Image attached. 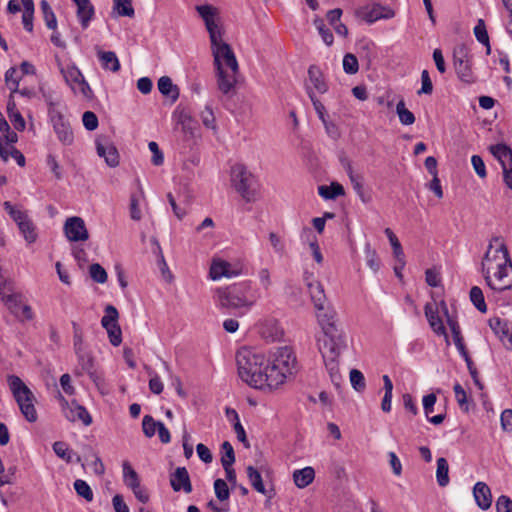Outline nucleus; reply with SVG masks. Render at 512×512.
<instances>
[{
    "mask_svg": "<svg viewBox=\"0 0 512 512\" xmlns=\"http://www.w3.org/2000/svg\"><path fill=\"white\" fill-rule=\"evenodd\" d=\"M323 336L318 338V348L331 382L340 387L342 376L339 369V358L347 349V335L336 323V311L332 305L315 310Z\"/></svg>",
    "mask_w": 512,
    "mask_h": 512,
    "instance_id": "nucleus-1",
    "label": "nucleus"
},
{
    "mask_svg": "<svg viewBox=\"0 0 512 512\" xmlns=\"http://www.w3.org/2000/svg\"><path fill=\"white\" fill-rule=\"evenodd\" d=\"M239 377L249 386L266 390L269 389V374L266 368V358L262 353L249 348H241L236 354Z\"/></svg>",
    "mask_w": 512,
    "mask_h": 512,
    "instance_id": "nucleus-2",
    "label": "nucleus"
},
{
    "mask_svg": "<svg viewBox=\"0 0 512 512\" xmlns=\"http://www.w3.org/2000/svg\"><path fill=\"white\" fill-rule=\"evenodd\" d=\"M269 378V390L276 389L296 372L297 360L291 347H277L266 359Z\"/></svg>",
    "mask_w": 512,
    "mask_h": 512,
    "instance_id": "nucleus-3",
    "label": "nucleus"
},
{
    "mask_svg": "<svg viewBox=\"0 0 512 512\" xmlns=\"http://www.w3.org/2000/svg\"><path fill=\"white\" fill-rule=\"evenodd\" d=\"M258 295L253 290H217L214 296L218 305L227 310L248 311L257 301Z\"/></svg>",
    "mask_w": 512,
    "mask_h": 512,
    "instance_id": "nucleus-4",
    "label": "nucleus"
},
{
    "mask_svg": "<svg viewBox=\"0 0 512 512\" xmlns=\"http://www.w3.org/2000/svg\"><path fill=\"white\" fill-rule=\"evenodd\" d=\"M231 182L232 186L246 202H254L257 200V179L245 166L236 164L232 167Z\"/></svg>",
    "mask_w": 512,
    "mask_h": 512,
    "instance_id": "nucleus-5",
    "label": "nucleus"
},
{
    "mask_svg": "<svg viewBox=\"0 0 512 512\" xmlns=\"http://www.w3.org/2000/svg\"><path fill=\"white\" fill-rule=\"evenodd\" d=\"M0 298L18 320L30 321L34 318L32 309L24 300L22 293L15 290H0Z\"/></svg>",
    "mask_w": 512,
    "mask_h": 512,
    "instance_id": "nucleus-6",
    "label": "nucleus"
},
{
    "mask_svg": "<svg viewBox=\"0 0 512 512\" xmlns=\"http://www.w3.org/2000/svg\"><path fill=\"white\" fill-rule=\"evenodd\" d=\"M48 104V116L58 140L65 146L72 145L74 142V133L69 121L61 111L55 108L53 102L50 101Z\"/></svg>",
    "mask_w": 512,
    "mask_h": 512,
    "instance_id": "nucleus-7",
    "label": "nucleus"
},
{
    "mask_svg": "<svg viewBox=\"0 0 512 512\" xmlns=\"http://www.w3.org/2000/svg\"><path fill=\"white\" fill-rule=\"evenodd\" d=\"M511 261L507 246L503 239L495 236L490 240L488 249L482 260V269L497 268L498 264H506Z\"/></svg>",
    "mask_w": 512,
    "mask_h": 512,
    "instance_id": "nucleus-8",
    "label": "nucleus"
},
{
    "mask_svg": "<svg viewBox=\"0 0 512 512\" xmlns=\"http://www.w3.org/2000/svg\"><path fill=\"white\" fill-rule=\"evenodd\" d=\"M497 268L482 269L489 288H512V261L498 264Z\"/></svg>",
    "mask_w": 512,
    "mask_h": 512,
    "instance_id": "nucleus-9",
    "label": "nucleus"
},
{
    "mask_svg": "<svg viewBox=\"0 0 512 512\" xmlns=\"http://www.w3.org/2000/svg\"><path fill=\"white\" fill-rule=\"evenodd\" d=\"M196 11L205 23L211 45H216L217 41L219 42L222 39L218 9L212 5L204 4L196 6Z\"/></svg>",
    "mask_w": 512,
    "mask_h": 512,
    "instance_id": "nucleus-10",
    "label": "nucleus"
},
{
    "mask_svg": "<svg viewBox=\"0 0 512 512\" xmlns=\"http://www.w3.org/2000/svg\"><path fill=\"white\" fill-rule=\"evenodd\" d=\"M453 60L459 79L465 83H473L475 80L471 69V55L465 44H459L454 48Z\"/></svg>",
    "mask_w": 512,
    "mask_h": 512,
    "instance_id": "nucleus-11",
    "label": "nucleus"
},
{
    "mask_svg": "<svg viewBox=\"0 0 512 512\" xmlns=\"http://www.w3.org/2000/svg\"><path fill=\"white\" fill-rule=\"evenodd\" d=\"M212 54L214 57V65L216 70L225 69L238 72L239 66L237 59L230 45L223 41H217L216 45H211Z\"/></svg>",
    "mask_w": 512,
    "mask_h": 512,
    "instance_id": "nucleus-12",
    "label": "nucleus"
},
{
    "mask_svg": "<svg viewBox=\"0 0 512 512\" xmlns=\"http://www.w3.org/2000/svg\"><path fill=\"white\" fill-rule=\"evenodd\" d=\"M491 154L500 162L503 170V181L512 190V149L506 144L489 147Z\"/></svg>",
    "mask_w": 512,
    "mask_h": 512,
    "instance_id": "nucleus-13",
    "label": "nucleus"
},
{
    "mask_svg": "<svg viewBox=\"0 0 512 512\" xmlns=\"http://www.w3.org/2000/svg\"><path fill=\"white\" fill-rule=\"evenodd\" d=\"M63 231L70 242H82L89 238V232L81 217L73 216L66 219Z\"/></svg>",
    "mask_w": 512,
    "mask_h": 512,
    "instance_id": "nucleus-14",
    "label": "nucleus"
},
{
    "mask_svg": "<svg viewBox=\"0 0 512 512\" xmlns=\"http://www.w3.org/2000/svg\"><path fill=\"white\" fill-rule=\"evenodd\" d=\"M7 383L19 408H21V405L34 402L35 397L33 392L21 380L20 377L16 375H9L7 377Z\"/></svg>",
    "mask_w": 512,
    "mask_h": 512,
    "instance_id": "nucleus-15",
    "label": "nucleus"
},
{
    "mask_svg": "<svg viewBox=\"0 0 512 512\" xmlns=\"http://www.w3.org/2000/svg\"><path fill=\"white\" fill-rule=\"evenodd\" d=\"M61 73L65 82L74 90L82 93L85 97H89L92 93L89 84L84 79L81 71L75 66H67L61 69Z\"/></svg>",
    "mask_w": 512,
    "mask_h": 512,
    "instance_id": "nucleus-16",
    "label": "nucleus"
},
{
    "mask_svg": "<svg viewBox=\"0 0 512 512\" xmlns=\"http://www.w3.org/2000/svg\"><path fill=\"white\" fill-rule=\"evenodd\" d=\"M96 150L100 157L110 167H116L119 164V154L114 145H112L107 137L99 136L96 139Z\"/></svg>",
    "mask_w": 512,
    "mask_h": 512,
    "instance_id": "nucleus-17",
    "label": "nucleus"
},
{
    "mask_svg": "<svg viewBox=\"0 0 512 512\" xmlns=\"http://www.w3.org/2000/svg\"><path fill=\"white\" fill-rule=\"evenodd\" d=\"M170 485L175 492L184 491L185 493L192 492V484L190 476L185 467H178L170 475Z\"/></svg>",
    "mask_w": 512,
    "mask_h": 512,
    "instance_id": "nucleus-18",
    "label": "nucleus"
},
{
    "mask_svg": "<svg viewBox=\"0 0 512 512\" xmlns=\"http://www.w3.org/2000/svg\"><path fill=\"white\" fill-rule=\"evenodd\" d=\"M473 496L476 504L482 510H487L492 504V494L489 486L485 482H477L473 488Z\"/></svg>",
    "mask_w": 512,
    "mask_h": 512,
    "instance_id": "nucleus-19",
    "label": "nucleus"
},
{
    "mask_svg": "<svg viewBox=\"0 0 512 512\" xmlns=\"http://www.w3.org/2000/svg\"><path fill=\"white\" fill-rule=\"evenodd\" d=\"M217 71L218 89L225 95H228L235 87L236 75L238 72L232 70L220 69Z\"/></svg>",
    "mask_w": 512,
    "mask_h": 512,
    "instance_id": "nucleus-20",
    "label": "nucleus"
},
{
    "mask_svg": "<svg viewBox=\"0 0 512 512\" xmlns=\"http://www.w3.org/2000/svg\"><path fill=\"white\" fill-rule=\"evenodd\" d=\"M65 416L69 421L72 422L80 420L85 426H88L92 423V417L86 408L77 404L75 401H73L68 410L65 411Z\"/></svg>",
    "mask_w": 512,
    "mask_h": 512,
    "instance_id": "nucleus-21",
    "label": "nucleus"
},
{
    "mask_svg": "<svg viewBox=\"0 0 512 512\" xmlns=\"http://www.w3.org/2000/svg\"><path fill=\"white\" fill-rule=\"evenodd\" d=\"M209 274L213 280L220 279L223 276L231 278L237 275L236 272L231 270V264L223 260H214L211 264Z\"/></svg>",
    "mask_w": 512,
    "mask_h": 512,
    "instance_id": "nucleus-22",
    "label": "nucleus"
},
{
    "mask_svg": "<svg viewBox=\"0 0 512 512\" xmlns=\"http://www.w3.org/2000/svg\"><path fill=\"white\" fill-rule=\"evenodd\" d=\"M425 315L430 324V327L437 335H446V329L444 327L443 321L439 317L437 310L434 309L432 304H426Z\"/></svg>",
    "mask_w": 512,
    "mask_h": 512,
    "instance_id": "nucleus-23",
    "label": "nucleus"
},
{
    "mask_svg": "<svg viewBox=\"0 0 512 512\" xmlns=\"http://www.w3.org/2000/svg\"><path fill=\"white\" fill-rule=\"evenodd\" d=\"M394 16V11L381 5H374L363 14V18L368 23H373L379 19H389Z\"/></svg>",
    "mask_w": 512,
    "mask_h": 512,
    "instance_id": "nucleus-24",
    "label": "nucleus"
},
{
    "mask_svg": "<svg viewBox=\"0 0 512 512\" xmlns=\"http://www.w3.org/2000/svg\"><path fill=\"white\" fill-rule=\"evenodd\" d=\"M95 14L94 6L90 0H82L77 5V17L81 23L83 29L89 26L90 21L93 19Z\"/></svg>",
    "mask_w": 512,
    "mask_h": 512,
    "instance_id": "nucleus-25",
    "label": "nucleus"
},
{
    "mask_svg": "<svg viewBox=\"0 0 512 512\" xmlns=\"http://www.w3.org/2000/svg\"><path fill=\"white\" fill-rule=\"evenodd\" d=\"M315 478V471L312 467L307 466L303 469L293 472V480L298 488H305L312 483Z\"/></svg>",
    "mask_w": 512,
    "mask_h": 512,
    "instance_id": "nucleus-26",
    "label": "nucleus"
},
{
    "mask_svg": "<svg viewBox=\"0 0 512 512\" xmlns=\"http://www.w3.org/2000/svg\"><path fill=\"white\" fill-rule=\"evenodd\" d=\"M308 77L309 81L312 83L313 87L319 93H325L328 90V86L324 80V76L320 68L316 65H311L308 69Z\"/></svg>",
    "mask_w": 512,
    "mask_h": 512,
    "instance_id": "nucleus-27",
    "label": "nucleus"
},
{
    "mask_svg": "<svg viewBox=\"0 0 512 512\" xmlns=\"http://www.w3.org/2000/svg\"><path fill=\"white\" fill-rule=\"evenodd\" d=\"M8 117L16 130L22 131L25 129V120L16 108L15 101L12 96L9 97L7 102Z\"/></svg>",
    "mask_w": 512,
    "mask_h": 512,
    "instance_id": "nucleus-28",
    "label": "nucleus"
},
{
    "mask_svg": "<svg viewBox=\"0 0 512 512\" xmlns=\"http://www.w3.org/2000/svg\"><path fill=\"white\" fill-rule=\"evenodd\" d=\"M99 60L102 64V67L107 70H111L112 72H117L120 69V62L117 58V55L113 51H99L98 52Z\"/></svg>",
    "mask_w": 512,
    "mask_h": 512,
    "instance_id": "nucleus-29",
    "label": "nucleus"
},
{
    "mask_svg": "<svg viewBox=\"0 0 512 512\" xmlns=\"http://www.w3.org/2000/svg\"><path fill=\"white\" fill-rule=\"evenodd\" d=\"M158 89L161 94L171 97L173 101H176L179 97V88L172 83L168 76H162L158 80Z\"/></svg>",
    "mask_w": 512,
    "mask_h": 512,
    "instance_id": "nucleus-30",
    "label": "nucleus"
},
{
    "mask_svg": "<svg viewBox=\"0 0 512 512\" xmlns=\"http://www.w3.org/2000/svg\"><path fill=\"white\" fill-rule=\"evenodd\" d=\"M144 199V192L142 188H139L138 193H132L130 196L129 212L130 217L134 221H140L142 219V212L140 209V202Z\"/></svg>",
    "mask_w": 512,
    "mask_h": 512,
    "instance_id": "nucleus-31",
    "label": "nucleus"
},
{
    "mask_svg": "<svg viewBox=\"0 0 512 512\" xmlns=\"http://www.w3.org/2000/svg\"><path fill=\"white\" fill-rule=\"evenodd\" d=\"M17 226L28 244H32L37 240L36 226L30 218L20 222Z\"/></svg>",
    "mask_w": 512,
    "mask_h": 512,
    "instance_id": "nucleus-32",
    "label": "nucleus"
},
{
    "mask_svg": "<svg viewBox=\"0 0 512 512\" xmlns=\"http://www.w3.org/2000/svg\"><path fill=\"white\" fill-rule=\"evenodd\" d=\"M436 479L440 487H446L449 484V465L445 458L437 459Z\"/></svg>",
    "mask_w": 512,
    "mask_h": 512,
    "instance_id": "nucleus-33",
    "label": "nucleus"
},
{
    "mask_svg": "<svg viewBox=\"0 0 512 512\" xmlns=\"http://www.w3.org/2000/svg\"><path fill=\"white\" fill-rule=\"evenodd\" d=\"M122 469L123 481L125 485L129 488H137V485L140 484V480L137 472L133 469L131 464L128 461H124L122 464Z\"/></svg>",
    "mask_w": 512,
    "mask_h": 512,
    "instance_id": "nucleus-34",
    "label": "nucleus"
},
{
    "mask_svg": "<svg viewBox=\"0 0 512 512\" xmlns=\"http://www.w3.org/2000/svg\"><path fill=\"white\" fill-rule=\"evenodd\" d=\"M318 193L324 199H334L344 195V188L339 183H331V185H321L318 187Z\"/></svg>",
    "mask_w": 512,
    "mask_h": 512,
    "instance_id": "nucleus-35",
    "label": "nucleus"
},
{
    "mask_svg": "<svg viewBox=\"0 0 512 512\" xmlns=\"http://www.w3.org/2000/svg\"><path fill=\"white\" fill-rule=\"evenodd\" d=\"M474 35L478 42L486 46V54L489 55L491 53V46L486 25L483 19H479L476 26L474 27Z\"/></svg>",
    "mask_w": 512,
    "mask_h": 512,
    "instance_id": "nucleus-36",
    "label": "nucleus"
},
{
    "mask_svg": "<svg viewBox=\"0 0 512 512\" xmlns=\"http://www.w3.org/2000/svg\"><path fill=\"white\" fill-rule=\"evenodd\" d=\"M225 413H226V416L227 418H230V415H234V418H235V423H234V430H235V433L237 435V439L242 442L246 447L249 446L248 442H247V437H246V432L244 430V427L242 426V424L240 423V420H239V415L238 413L236 412L235 409L233 408H229L227 407L225 409Z\"/></svg>",
    "mask_w": 512,
    "mask_h": 512,
    "instance_id": "nucleus-37",
    "label": "nucleus"
},
{
    "mask_svg": "<svg viewBox=\"0 0 512 512\" xmlns=\"http://www.w3.org/2000/svg\"><path fill=\"white\" fill-rule=\"evenodd\" d=\"M40 9L47 28L55 31L57 28V19L47 0H41Z\"/></svg>",
    "mask_w": 512,
    "mask_h": 512,
    "instance_id": "nucleus-38",
    "label": "nucleus"
},
{
    "mask_svg": "<svg viewBox=\"0 0 512 512\" xmlns=\"http://www.w3.org/2000/svg\"><path fill=\"white\" fill-rule=\"evenodd\" d=\"M247 476L250 480L252 487L257 492L264 494V495L267 493L266 488L262 481V476L257 469H255L253 466H248L247 467Z\"/></svg>",
    "mask_w": 512,
    "mask_h": 512,
    "instance_id": "nucleus-39",
    "label": "nucleus"
},
{
    "mask_svg": "<svg viewBox=\"0 0 512 512\" xmlns=\"http://www.w3.org/2000/svg\"><path fill=\"white\" fill-rule=\"evenodd\" d=\"M4 210L8 213V215L13 219V221L18 225L20 222L25 221L29 218L27 212L19 209L17 206L13 205L9 201H5L3 203Z\"/></svg>",
    "mask_w": 512,
    "mask_h": 512,
    "instance_id": "nucleus-40",
    "label": "nucleus"
},
{
    "mask_svg": "<svg viewBox=\"0 0 512 512\" xmlns=\"http://www.w3.org/2000/svg\"><path fill=\"white\" fill-rule=\"evenodd\" d=\"M396 113L399 121L403 125H412L415 122L414 114L405 107V102L401 99L396 105Z\"/></svg>",
    "mask_w": 512,
    "mask_h": 512,
    "instance_id": "nucleus-41",
    "label": "nucleus"
},
{
    "mask_svg": "<svg viewBox=\"0 0 512 512\" xmlns=\"http://www.w3.org/2000/svg\"><path fill=\"white\" fill-rule=\"evenodd\" d=\"M343 166L345 168L346 173L349 176V179L353 185L355 192H360L363 189V178L361 175L356 174L353 170L351 162L349 160L342 161Z\"/></svg>",
    "mask_w": 512,
    "mask_h": 512,
    "instance_id": "nucleus-42",
    "label": "nucleus"
},
{
    "mask_svg": "<svg viewBox=\"0 0 512 512\" xmlns=\"http://www.w3.org/2000/svg\"><path fill=\"white\" fill-rule=\"evenodd\" d=\"M489 326L492 331L501 339L509 335V327L506 321L501 318L494 317L489 320Z\"/></svg>",
    "mask_w": 512,
    "mask_h": 512,
    "instance_id": "nucleus-43",
    "label": "nucleus"
},
{
    "mask_svg": "<svg viewBox=\"0 0 512 512\" xmlns=\"http://www.w3.org/2000/svg\"><path fill=\"white\" fill-rule=\"evenodd\" d=\"M74 489L78 496L84 498L87 502H91L94 498V494L90 486L86 481L77 479L74 482Z\"/></svg>",
    "mask_w": 512,
    "mask_h": 512,
    "instance_id": "nucleus-44",
    "label": "nucleus"
},
{
    "mask_svg": "<svg viewBox=\"0 0 512 512\" xmlns=\"http://www.w3.org/2000/svg\"><path fill=\"white\" fill-rule=\"evenodd\" d=\"M77 355H78L79 366H80L82 372L88 373L90 375V377H93L94 376V371H93L94 359H93V357L89 353H86V352H81V353H78Z\"/></svg>",
    "mask_w": 512,
    "mask_h": 512,
    "instance_id": "nucleus-45",
    "label": "nucleus"
},
{
    "mask_svg": "<svg viewBox=\"0 0 512 512\" xmlns=\"http://www.w3.org/2000/svg\"><path fill=\"white\" fill-rule=\"evenodd\" d=\"M20 77L17 76V70L14 67L9 68L5 73V82L7 87L10 89V96L18 92Z\"/></svg>",
    "mask_w": 512,
    "mask_h": 512,
    "instance_id": "nucleus-46",
    "label": "nucleus"
},
{
    "mask_svg": "<svg viewBox=\"0 0 512 512\" xmlns=\"http://www.w3.org/2000/svg\"><path fill=\"white\" fill-rule=\"evenodd\" d=\"M310 297L315 310H320L325 306L331 305L325 294V290H312Z\"/></svg>",
    "mask_w": 512,
    "mask_h": 512,
    "instance_id": "nucleus-47",
    "label": "nucleus"
},
{
    "mask_svg": "<svg viewBox=\"0 0 512 512\" xmlns=\"http://www.w3.org/2000/svg\"><path fill=\"white\" fill-rule=\"evenodd\" d=\"M222 456H221V464L222 466H232L235 462V454L234 449L230 442L224 441L221 445Z\"/></svg>",
    "mask_w": 512,
    "mask_h": 512,
    "instance_id": "nucleus-48",
    "label": "nucleus"
},
{
    "mask_svg": "<svg viewBox=\"0 0 512 512\" xmlns=\"http://www.w3.org/2000/svg\"><path fill=\"white\" fill-rule=\"evenodd\" d=\"M114 9L120 16L133 17L135 13L132 0H114Z\"/></svg>",
    "mask_w": 512,
    "mask_h": 512,
    "instance_id": "nucleus-49",
    "label": "nucleus"
},
{
    "mask_svg": "<svg viewBox=\"0 0 512 512\" xmlns=\"http://www.w3.org/2000/svg\"><path fill=\"white\" fill-rule=\"evenodd\" d=\"M314 25H315L316 29L318 30L319 34L321 35L324 43L328 46L332 45L333 41H334L333 34L331 33L330 29L326 28L323 19L316 18L314 20Z\"/></svg>",
    "mask_w": 512,
    "mask_h": 512,
    "instance_id": "nucleus-50",
    "label": "nucleus"
},
{
    "mask_svg": "<svg viewBox=\"0 0 512 512\" xmlns=\"http://www.w3.org/2000/svg\"><path fill=\"white\" fill-rule=\"evenodd\" d=\"M350 382L357 392H363L366 388V382L363 373L358 369L350 371Z\"/></svg>",
    "mask_w": 512,
    "mask_h": 512,
    "instance_id": "nucleus-51",
    "label": "nucleus"
},
{
    "mask_svg": "<svg viewBox=\"0 0 512 512\" xmlns=\"http://www.w3.org/2000/svg\"><path fill=\"white\" fill-rule=\"evenodd\" d=\"M214 491L217 499L219 501H226L229 499L230 491L227 483L221 479L218 478L214 481Z\"/></svg>",
    "mask_w": 512,
    "mask_h": 512,
    "instance_id": "nucleus-52",
    "label": "nucleus"
},
{
    "mask_svg": "<svg viewBox=\"0 0 512 512\" xmlns=\"http://www.w3.org/2000/svg\"><path fill=\"white\" fill-rule=\"evenodd\" d=\"M118 323V311L112 305H107L105 308V315L101 319V324L103 328H107V326H111Z\"/></svg>",
    "mask_w": 512,
    "mask_h": 512,
    "instance_id": "nucleus-53",
    "label": "nucleus"
},
{
    "mask_svg": "<svg viewBox=\"0 0 512 512\" xmlns=\"http://www.w3.org/2000/svg\"><path fill=\"white\" fill-rule=\"evenodd\" d=\"M90 277L97 283L103 284L107 280L106 270L98 263L91 264L89 267Z\"/></svg>",
    "mask_w": 512,
    "mask_h": 512,
    "instance_id": "nucleus-54",
    "label": "nucleus"
},
{
    "mask_svg": "<svg viewBox=\"0 0 512 512\" xmlns=\"http://www.w3.org/2000/svg\"><path fill=\"white\" fill-rule=\"evenodd\" d=\"M306 90L319 119L321 121H324L325 119L328 118L325 106L321 103L319 99L316 98L311 88L307 87Z\"/></svg>",
    "mask_w": 512,
    "mask_h": 512,
    "instance_id": "nucleus-55",
    "label": "nucleus"
},
{
    "mask_svg": "<svg viewBox=\"0 0 512 512\" xmlns=\"http://www.w3.org/2000/svg\"><path fill=\"white\" fill-rule=\"evenodd\" d=\"M343 69L347 74H356L359 70V64L356 56L347 53L343 58Z\"/></svg>",
    "mask_w": 512,
    "mask_h": 512,
    "instance_id": "nucleus-56",
    "label": "nucleus"
},
{
    "mask_svg": "<svg viewBox=\"0 0 512 512\" xmlns=\"http://www.w3.org/2000/svg\"><path fill=\"white\" fill-rule=\"evenodd\" d=\"M142 428L145 436L151 438L155 435L156 429H158V421H155L150 415H145L142 420Z\"/></svg>",
    "mask_w": 512,
    "mask_h": 512,
    "instance_id": "nucleus-57",
    "label": "nucleus"
},
{
    "mask_svg": "<svg viewBox=\"0 0 512 512\" xmlns=\"http://www.w3.org/2000/svg\"><path fill=\"white\" fill-rule=\"evenodd\" d=\"M365 259L367 265L373 270L377 271L380 267V261L378 259L377 253L373 250L369 243L365 245Z\"/></svg>",
    "mask_w": 512,
    "mask_h": 512,
    "instance_id": "nucleus-58",
    "label": "nucleus"
},
{
    "mask_svg": "<svg viewBox=\"0 0 512 512\" xmlns=\"http://www.w3.org/2000/svg\"><path fill=\"white\" fill-rule=\"evenodd\" d=\"M470 300L480 312L487 311L483 290H470Z\"/></svg>",
    "mask_w": 512,
    "mask_h": 512,
    "instance_id": "nucleus-59",
    "label": "nucleus"
},
{
    "mask_svg": "<svg viewBox=\"0 0 512 512\" xmlns=\"http://www.w3.org/2000/svg\"><path fill=\"white\" fill-rule=\"evenodd\" d=\"M453 390L455 393V399H456L458 405L460 406V408L463 411L468 412L469 406H468L467 394H466L465 390L463 389V387L459 383H456L453 387Z\"/></svg>",
    "mask_w": 512,
    "mask_h": 512,
    "instance_id": "nucleus-60",
    "label": "nucleus"
},
{
    "mask_svg": "<svg viewBox=\"0 0 512 512\" xmlns=\"http://www.w3.org/2000/svg\"><path fill=\"white\" fill-rule=\"evenodd\" d=\"M357 47L361 56H364L369 60L374 56L375 44L371 40L362 39L358 42Z\"/></svg>",
    "mask_w": 512,
    "mask_h": 512,
    "instance_id": "nucleus-61",
    "label": "nucleus"
},
{
    "mask_svg": "<svg viewBox=\"0 0 512 512\" xmlns=\"http://www.w3.org/2000/svg\"><path fill=\"white\" fill-rule=\"evenodd\" d=\"M105 329L107 331L110 343L115 347L119 346L122 342V331L119 324L117 323L111 326H107Z\"/></svg>",
    "mask_w": 512,
    "mask_h": 512,
    "instance_id": "nucleus-62",
    "label": "nucleus"
},
{
    "mask_svg": "<svg viewBox=\"0 0 512 512\" xmlns=\"http://www.w3.org/2000/svg\"><path fill=\"white\" fill-rule=\"evenodd\" d=\"M55 454L66 462H71V453L66 443L57 441L53 444Z\"/></svg>",
    "mask_w": 512,
    "mask_h": 512,
    "instance_id": "nucleus-63",
    "label": "nucleus"
},
{
    "mask_svg": "<svg viewBox=\"0 0 512 512\" xmlns=\"http://www.w3.org/2000/svg\"><path fill=\"white\" fill-rule=\"evenodd\" d=\"M497 512H512V500L506 496L501 495L496 501Z\"/></svg>",
    "mask_w": 512,
    "mask_h": 512,
    "instance_id": "nucleus-64",
    "label": "nucleus"
}]
</instances>
